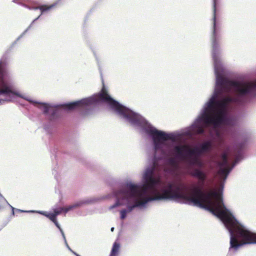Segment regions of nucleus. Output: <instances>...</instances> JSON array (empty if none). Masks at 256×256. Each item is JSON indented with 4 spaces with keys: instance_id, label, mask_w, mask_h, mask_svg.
I'll return each instance as SVG.
<instances>
[{
    "instance_id": "obj_1",
    "label": "nucleus",
    "mask_w": 256,
    "mask_h": 256,
    "mask_svg": "<svg viewBox=\"0 0 256 256\" xmlns=\"http://www.w3.org/2000/svg\"><path fill=\"white\" fill-rule=\"evenodd\" d=\"M228 154V152H224L221 156L222 160L218 164V188L204 192L206 174L198 168H194L190 174L198 179L196 184H192L188 187L180 181L170 183L163 190L161 188V200H174L210 212L220 220L228 230L230 234L229 252H235L244 245L256 244V233L238 221L231 212L224 206L222 198L224 182L233 168L241 159L240 156H237L232 166L230 167Z\"/></svg>"
},
{
    "instance_id": "obj_2",
    "label": "nucleus",
    "mask_w": 256,
    "mask_h": 256,
    "mask_svg": "<svg viewBox=\"0 0 256 256\" xmlns=\"http://www.w3.org/2000/svg\"><path fill=\"white\" fill-rule=\"evenodd\" d=\"M221 36H212V55L216 75V85L211 97L203 106L200 112L194 123L190 126L180 130L168 134L161 131V141L170 140L183 144L188 137L204 132V128L212 126L214 132L210 135L217 142L218 147L224 144L223 134L216 129L221 126H233L236 124L235 117L230 114L232 105L243 104L236 100V92L231 86L232 80L225 77L220 62L221 50L218 44Z\"/></svg>"
},
{
    "instance_id": "obj_3",
    "label": "nucleus",
    "mask_w": 256,
    "mask_h": 256,
    "mask_svg": "<svg viewBox=\"0 0 256 256\" xmlns=\"http://www.w3.org/2000/svg\"><path fill=\"white\" fill-rule=\"evenodd\" d=\"M146 130L152 136L154 144L152 166L146 170L144 175V182L142 186L127 184L126 187L115 192L118 201L110 206V209L124 204L120 202L121 200L127 203L132 199L134 200L133 205L128 206L130 212L134 208L143 206L149 201L160 200V192L156 188L160 182V131H156L150 127H147Z\"/></svg>"
},
{
    "instance_id": "obj_4",
    "label": "nucleus",
    "mask_w": 256,
    "mask_h": 256,
    "mask_svg": "<svg viewBox=\"0 0 256 256\" xmlns=\"http://www.w3.org/2000/svg\"><path fill=\"white\" fill-rule=\"evenodd\" d=\"M98 98L100 100L108 104L112 109L116 112L120 116L126 119L132 124L142 126L146 133L152 138V136L146 132V128L147 127H150L156 131H159L146 122L140 115L134 112L112 98L108 94L104 85L100 92L98 94Z\"/></svg>"
},
{
    "instance_id": "obj_5",
    "label": "nucleus",
    "mask_w": 256,
    "mask_h": 256,
    "mask_svg": "<svg viewBox=\"0 0 256 256\" xmlns=\"http://www.w3.org/2000/svg\"><path fill=\"white\" fill-rule=\"evenodd\" d=\"M212 148V142L208 140L200 144L192 149L187 144H178L174 147L173 152L177 159L183 160L194 155L200 156L204 154L209 152Z\"/></svg>"
},
{
    "instance_id": "obj_6",
    "label": "nucleus",
    "mask_w": 256,
    "mask_h": 256,
    "mask_svg": "<svg viewBox=\"0 0 256 256\" xmlns=\"http://www.w3.org/2000/svg\"><path fill=\"white\" fill-rule=\"evenodd\" d=\"M232 86L236 92V100L245 104L256 97V80L252 81H232Z\"/></svg>"
},
{
    "instance_id": "obj_7",
    "label": "nucleus",
    "mask_w": 256,
    "mask_h": 256,
    "mask_svg": "<svg viewBox=\"0 0 256 256\" xmlns=\"http://www.w3.org/2000/svg\"><path fill=\"white\" fill-rule=\"evenodd\" d=\"M90 103V100L84 99L79 101L74 102L66 105V108L68 110H74L78 108L87 106Z\"/></svg>"
},
{
    "instance_id": "obj_8",
    "label": "nucleus",
    "mask_w": 256,
    "mask_h": 256,
    "mask_svg": "<svg viewBox=\"0 0 256 256\" xmlns=\"http://www.w3.org/2000/svg\"><path fill=\"white\" fill-rule=\"evenodd\" d=\"M199 156L196 155L190 157H188L184 160H188L189 164L191 165L196 166L199 168H202L204 166L202 162L198 158Z\"/></svg>"
},
{
    "instance_id": "obj_9",
    "label": "nucleus",
    "mask_w": 256,
    "mask_h": 256,
    "mask_svg": "<svg viewBox=\"0 0 256 256\" xmlns=\"http://www.w3.org/2000/svg\"><path fill=\"white\" fill-rule=\"evenodd\" d=\"M76 206H70L67 208L61 207V208H55L54 210V214H56V216L60 214L62 212H64L65 213L67 212L70 210L71 209H72V208H74Z\"/></svg>"
},
{
    "instance_id": "obj_10",
    "label": "nucleus",
    "mask_w": 256,
    "mask_h": 256,
    "mask_svg": "<svg viewBox=\"0 0 256 256\" xmlns=\"http://www.w3.org/2000/svg\"><path fill=\"white\" fill-rule=\"evenodd\" d=\"M55 4H50V6L48 5H42L36 8V9H39L40 10L41 14H44V12H49L55 6Z\"/></svg>"
},
{
    "instance_id": "obj_11",
    "label": "nucleus",
    "mask_w": 256,
    "mask_h": 256,
    "mask_svg": "<svg viewBox=\"0 0 256 256\" xmlns=\"http://www.w3.org/2000/svg\"><path fill=\"white\" fill-rule=\"evenodd\" d=\"M120 245L118 243L115 242L112 246V251L110 256H116L118 254Z\"/></svg>"
},
{
    "instance_id": "obj_12",
    "label": "nucleus",
    "mask_w": 256,
    "mask_h": 256,
    "mask_svg": "<svg viewBox=\"0 0 256 256\" xmlns=\"http://www.w3.org/2000/svg\"><path fill=\"white\" fill-rule=\"evenodd\" d=\"M169 164L174 170H177L179 168V164L174 158H171L168 160Z\"/></svg>"
},
{
    "instance_id": "obj_13",
    "label": "nucleus",
    "mask_w": 256,
    "mask_h": 256,
    "mask_svg": "<svg viewBox=\"0 0 256 256\" xmlns=\"http://www.w3.org/2000/svg\"><path fill=\"white\" fill-rule=\"evenodd\" d=\"M12 92V90L10 88L6 85H3L2 87L0 88V94H8Z\"/></svg>"
},
{
    "instance_id": "obj_14",
    "label": "nucleus",
    "mask_w": 256,
    "mask_h": 256,
    "mask_svg": "<svg viewBox=\"0 0 256 256\" xmlns=\"http://www.w3.org/2000/svg\"><path fill=\"white\" fill-rule=\"evenodd\" d=\"M40 108L42 110L44 114H48L50 109V106L44 103L40 104Z\"/></svg>"
},
{
    "instance_id": "obj_15",
    "label": "nucleus",
    "mask_w": 256,
    "mask_h": 256,
    "mask_svg": "<svg viewBox=\"0 0 256 256\" xmlns=\"http://www.w3.org/2000/svg\"><path fill=\"white\" fill-rule=\"evenodd\" d=\"M46 216L52 222L56 221V214H54V212L49 213L48 214H46Z\"/></svg>"
},
{
    "instance_id": "obj_16",
    "label": "nucleus",
    "mask_w": 256,
    "mask_h": 256,
    "mask_svg": "<svg viewBox=\"0 0 256 256\" xmlns=\"http://www.w3.org/2000/svg\"><path fill=\"white\" fill-rule=\"evenodd\" d=\"M120 218L124 220L126 218L127 214V210L125 209L122 210L120 212Z\"/></svg>"
},
{
    "instance_id": "obj_17",
    "label": "nucleus",
    "mask_w": 256,
    "mask_h": 256,
    "mask_svg": "<svg viewBox=\"0 0 256 256\" xmlns=\"http://www.w3.org/2000/svg\"><path fill=\"white\" fill-rule=\"evenodd\" d=\"M52 222L56 226V227L58 228L60 230V231H62V229L60 228V224H58V223L57 221V220L56 219V221H54Z\"/></svg>"
},
{
    "instance_id": "obj_18",
    "label": "nucleus",
    "mask_w": 256,
    "mask_h": 256,
    "mask_svg": "<svg viewBox=\"0 0 256 256\" xmlns=\"http://www.w3.org/2000/svg\"><path fill=\"white\" fill-rule=\"evenodd\" d=\"M52 222L56 226V227L58 228L60 230V231H62V229L60 228V224H58V223L57 221V220L56 219V221H54Z\"/></svg>"
},
{
    "instance_id": "obj_19",
    "label": "nucleus",
    "mask_w": 256,
    "mask_h": 256,
    "mask_svg": "<svg viewBox=\"0 0 256 256\" xmlns=\"http://www.w3.org/2000/svg\"><path fill=\"white\" fill-rule=\"evenodd\" d=\"M41 214H43L44 216H46V214H48V213H47L46 212H40Z\"/></svg>"
},
{
    "instance_id": "obj_20",
    "label": "nucleus",
    "mask_w": 256,
    "mask_h": 256,
    "mask_svg": "<svg viewBox=\"0 0 256 256\" xmlns=\"http://www.w3.org/2000/svg\"><path fill=\"white\" fill-rule=\"evenodd\" d=\"M12 216H14V208H12Z\"/></svg>"
},
{
    "instance_id": "obj_21",
    "label": "nucleus",
    "mask_w": 256,
    "mask_h": 256,
    "mask_svg": "<svg viewBox=\"0 0 256 256\" xmlns=\"http://www.w3.org/2000/svg\"><path fill=\"white\" fill-rule=\"evenodd\" d=\"M114 230V228H111V230H112V232Z\"/></svg>"
},
{
    "instance_id": "obj_22",
    "label": "nucleus",
    "mask_w": 256,
    "mask_h": 256,
    "mask_svg": "<svg viewBox=\"0 0 256 256\" xmlns=\"http://www.w3.org/2000/svg\"><path fill=\"white\" fill-rule=\"evenodd\" d=\"M77 256H79V255H77Z\"/></svg>"
}]
</instances>
